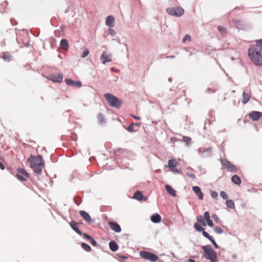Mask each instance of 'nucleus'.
I'll use <instances>...</instances> for the list:
<instances>
[{
    "label": "nucleus",
    "instance_id": "35",
    "mask_svg": "<svg viewBox=\"0 0 262 262\" xmlns=\"http://www.w3.org/2000/svg\"><path fill=\"white\" fill-rule=\"evenodd\" d=\"M214 230V231L217 234H221L223 232V230L219 227H215Z\"/></svg>",
    "mask_w": 262,
    "mask_h": 262
},
{
    "label": "nucleus",
    "instance_id": "53",
    "mask_svg": "<svg viewBox=\"0 0 262 262\" xmlns=\"http://www.w3.org/2000/svg\"><path fill=\"white\" fill-rule=\"evenodd\" d=\"M213 217L215 220H218V217L216 215H214Z\"/></svg>",
    "mask_w": 262,
    "mask_h": 262
},
{
    "label": "nucleus",
    "instance_id": "18",
    "mask_svg": "<svg viewBox=\"0 0 262 262\" xmlns=\"http://www.w3.org/2000/svg\"><path fill=\"white\" fill-rule=\"evenodd\" d=\"M251 98V92L250 91L248 92H244L243 93V100L242 102L243 104L247 103Z\"/></svg>",
    "mask_w": 262,
    "mask_h": 262
},
{
    "label": "nucleus",
    "instance_id": "4",
    "mask_svg": "<svg viewBox=\"0 0 262 262\" xmlns=\"http://www.w3.org/2000/svg\"><path fill=\"white\" fill-rule=\"evenodd\" d=\"M104 97L111 106L116 108L120 107L122 101L117 97L108 93L104 94Z\"/></svg>",
    "mask_w": 262,
    "mask_h": 262
},
{
    "label": "nucleus",
    "instance_id": "40",
    "mask_svg": "<svg viewBox=\"0 0 262 262\" xmlns=\"http://www.w3.org/2000/svg\"><path fill=\"white\" fill-rule=\"evenodd\" d=\"M186 175L191 178L192 179H194L195 178V176L194 174L192 173H186Z\"/></svg>",
    "mask_w": 262,
    "mask_h": 262
},
{
    "label": "nucleus",
    "instance_id": "13",
    "mask_svg": "<svg viewBox=\"0 0 262 262\" xmlns=\"http://www.w3.org/2000/svg\"><path fill=\"white\" fill-rule=\"evenodd\" d=\"M192 190L200 200L203 199L204 194L199 186H193Z\"/></svg>",
    "mask_w": 262,
    "mask_h": 262
},
{
    "label": "nucleus",
    "instance_id": "5",
    "mask_svg": "<svg viewBox=\"0 0 262 262\" xmlns=\"http://www.w3.org/2000/svg\"><path fill=\"white\" fill-rule=\"evenodd\" d=\"M140 255L142 258L152 262H155L158 259V257L157 255L150 252L142 251L140 252Z\"/></svg>",
    "mask_w": 262,
    "mask_h": 262
},
{
    "label": "nucleus",
    "instance_id": "22",
    "mask_svg": "<svg viewBox=\"0 0 262 262\" xmlns=\"http://www.w3.org/2000/svg\"><path fill=\"white\" fill-rule=\"evenodd\" d=\"M151 221L155 223H158L161 221V216L157 213L154 214L150 217Z\"/></svg>",
    "mask_w": 262,
    "mask_h": 262
},
{
    "label": "nucleus",
    "instance_id": "2",
    "mask_svg": "<svg viewBox=\"0 0 262 262\" xmlns=\"http://www.w3.org/2000/svg\"><path fill=\"white\" fill-rule=\"evenodd\" d=\"M27 161L30 163V166L35 173L37 174L41 173L42 170L44 167V163L41 156H33L31 155Z\"/></svg>",
    "mask_w": 262,
    "mask_h": 262
},
{
    "label": "nucleus",
    "instance_id": "54",
    "mask_svg": "<svg viewBox=\"0 0 262 262\" xmlns=\"http://www.w3.org/2000/svg\"><path fill=\"white\" fill-rule=\"evenodd\" d=\"M121 257L123 258V259H126L127 258V257L125 256H121Z\"/></svg>",
    "mask_w": 262,
    "mask_h": 262
},
{
    "label": "nucleus",
    "instance_id": "47",
    "mask_svg": "<svg viewBox=\"0 0 262 262\" xmlns=\"http://www.w3.org/2000/svg\"><path fill=\"white\" fill-rule=\"evenodd\" d=\"M256 43L262 47V39L256 40Z\"/></svg>",
    "mask_w": 262,
    "mask_h": 262
},
{
    "label": "nucleus",
    "instance_id": "20",
    "mask_svg": "<svg viewBox=\"0 0 262 262\" xmlns=\"http://www.w3.org/2000/svg\"><path fill=\"white\" fill-rule=\"evenodd\" d=\"M115 17L112 15L108 16L106 19V25L110 27L114 26Z\"/></svg>",
    "mask_w": 262,
    "mask_h": 262
},
{
    "label": "nucleus",
    "instance_id": "27",
    "mask_svg": "<svg viewBox=\"0 0 262 262\" xmlns=\"http://www.w3.org/2000/svg\"><path fill=\"white\" fill-rule=\"evenodd\" d=\"M2 58L5 61H9L11 60V56L9 52H5L3 54Z\"/></svg>",
    "mask_w": 262,
    "mask_h": 262
},
{
    "label": "nucleus",
    "instance_id": "8",
    "mask_svg": "<svg viewBox=\"0 0 262 262\" xmlns=\"http://www.w3.org/2000/svg\"><path fill=\"white\" fill-rule=\"evenodd\" d=\"M47 78L53 82L60 83L63 80V75L61 73L50 74Z\"/></svg>",
    "mask_w": 262,
    "mask_h": 262
},
{
    "label": "nucleus",
    "instance_id": "11",
    "mask_svg": "<svg viewBox=\"0 0 262 262\" xmlns=\"http://www.w3.org/2000/svg\"><path fill=\"white\" fill-rule=\"evenodd\" d=\"M133 199L139 201H146L147 200V197L144 196L142 193L139 190L135 192Z\"/></svg>",
    "mask_w": 262,
    "mask_h": 262
},
{
    "label": "nucleus",
    "instance_id": "29",
    "mask_svg": "<svg viewBox=\"0 0 262 262\" xmlns=\"http://www.w3.org/2000/svg\"><path fill=\"white\" fill-rule=\"evenodd\" d=\"M202 225H201L199 223H195L194 225V229L198 231H199V232H201L202 231H203L204 230V228H203L202 226H201Z\"/></svg>",
    "mask_w": 262,
    "mask_h": 262
},
{
    "label": "nucleus",
    "instance_id": "28",
    "mask_svg": "<svg viewBox=\"0 0 262 262\" xmlns=\"http://www.w3.org/2000/svg\"><path fill=\"white\" fill-rule=\"evenodd\" d=\"M197 221H198V222L196 223H199L201 225H202L203 226H204V227H205L206 226V224L204 220L203 219L202 216L199 215V216H198Z\"/></svg>",
    "mask_w": 262,
    "mask_h": 262
},
{
    "label": "nucleus",
    "instance_id": "46",
    "mask_svg": "<svg viewBox=\"0 0 262 262\" xmlns=\"http://www.w3.org/2000/svg\"><path fill=\"white\" fill-rule=\"evenodd\" d=\"M127 130L128 131L130 132H132L134 131V129H133V124H130L129 125L128 127H127Z\"/></svg>",
    "mask_w": 262,
    "mask_h": 262
},
{
    "label": "nucleus",
    "instance_id": "19",
    "mask_svg": "<svg viewBox=\"0 0 262 262\" xmlns=\"http://www.w3.org/2000/svg\"><path fill=\"white\" fill-rule=\"evenodd\" d=\"M70 225L71 227V228L78 234L80 235H82V232L78 229L77 225L78 223H76L75 222H71L70 223Z\"/></svg>",
    "mask_w": 262,
    "mask_h": 262
},
{
    "label": "nucleus",
    "instance_id": "36",
    "mask_svg": "<svg viewBox=\"0 0 262 262\" xmlns=\"http://www.w3.org/2000/svg\"><path fill=\"white\" fill-rule=\"evenodd\" d=\"M203 232V235L205 237H206L207 238H208L209 240V239H211V238H212V237L207 233L206 232V231H205L204 230L203 231H202Z\"/></svg>",
    "mask_w": 262,
    "mask_h": 262
},
{
    "label": "nucleus",
    "instance_id": "45",
    "mask_svg": "<svg viewBox=\"0 0 262 262\" xmlns=\"http://www.w3.org/2000/svg\"><path fill=\"white\" fill-rule=\"evenodd\" d=\"M82 235H83V236L86 238V239H88V240L90 241V239L92 238V237H91L90 235L86 234V233H83L82 234Z\"/></svg>",
    "mask_w": 262,
    "mask_h": 262
},
{
    "label": "nucleus",
    "instance_id": "51",
    "mask_svg": "<svg viewBox=\"0 0 262 262\" xmlns=\"http://www.w3.org/2000/svg\"><path fill=\"white\" fill-rule=\"evenodd\" d=\"M102 114H99L98 116V119L100 120L101 118H102Z\"/></svg>",
    "mask_w": 262,
    "mask_h": 262
},
{
    "label": "nucleus",
    "instance_id": "33",
    "mask_svg": "<svg viewBox=\"0 0 262 262\" xmlns=\"http://www.w3.org/2000/svg\"><path fill=\"white\" fill-rule=\"evenodd\" d=\"M191 41V36L189 35H186L182 40L183 43H185L186 41Z\"/></svg>",
    "mask_w": 262,
    "mask_h": 262
},
{
    "label": "nucleus",
    "instance_id": "38",
    "mask_svg": "<svg viewBox=\"0 0 262 262\" xmlns=\"http://www.w3.org/2000/svg\"><path fill=\"white\" fill-rule=\"evenodd\" d=\"M89 51L88 50H86L82 53V54L81 55V57L84 58L86 56H87L89 55Z\"/></svg>",
    "mask_w": 262,
    "mask_h": 262
},
{
    "label": "nucleus",
    "instance_id": "34",
    "mask_svg": "<svg viewBox=\"0 0 262 262\" xmlns=\"http://www.w3.org/2000/svg\"><path fill=\"white\" fill-rule=\"evenodd\" d=\"M220 195L224 200H227L228 198L227 194L223 191L220 192Z\"/></svg>",
    "mask_w": 262,
    "mask_h": 262
},
{
    "label": "nucleus",
    "instance_id": "52",
    "mask_svg": "<svg viewBox=\"0 0 262 262\" xmlns=\"http://www.w3.org/2000/svg\"><path fill=\"white\" fill-rule=\"evenodd\" d=\"M188 262H195V260L192 259H189Z\"/></svg>",
    "mask_w": 262,
    "mask_h": 262
},
{
    "label": "nucleus",
    "instance_id": "49",
    "mask_svg": "<svg viewBox=\"0 0 262 262\" xmlns=\"http://www.w3.org/2000/svg\"><path fill=\"white\" fill-rule=\"evenodd\" d=\"M131 116L134 118V119H135L136 120H140V117H138V116H136L134 115H131Z\"/></svg>",
    "mask_w": 262,
    "mask_h": 262
},
{
    "label": "nucleus",
    "instance_id": "25",
    "mask_svg": "<svg viewBox=\"0 0 262 262\" xmlns=\"http://www.w3.org/2000/svg\"><path fill=\"white\" fill-rule=\"evenodd\" d=\"M232 182L236 185H239L241 183V178L237 175H234L231 178Z\"/></svg>",
    "mask_w": 262,
    "mask_h": 262
},
{
    "label": "nucleus",
    "instance_id": "24",
    "mask_svg": "<svg viewBox=\"0 0 262 262\" xmlns=\"http://www.w3.org/2000/svg\"><path fill=\"white\" fill-rule=\"evenodd\" d=\"M109 246L111 250L113 251H116L118 249V246L115 241H111L109 243Z\"/></svg>",
    "mask_w": 262,
    "mask_h": 262
},
{
    "label": "nucleus",
    "instance_id": "12",
    "mask_svg": "<svg viewBox=\"0 0 262 262\" xmlns=\"http://www.w3.org/2000/svg\"><path fill=\"white\" fill-rule=\"evenodd\" d=\"M65 82L68 85L73 86L75 87L80 88L82 84L81 82L79 81H74L71 79H66Z\"/></svg>",
    "mask_w": 262,
    "mask_h": 262
},
{
    "label": "nucleus",
    "instance_id": "31",
    "mask_svg": "<svg viewBox=\"0 0 262 262\" xmlns=\"http://www.w3.org/2000/svg\"><path fill=\"white\" fill-rule=\"evenodd\" d=\"M183 141L186 143L187 145H189L191 142V139L189 137L183 136Z\"/></svg>",
    "mask_w": 262,
    "mask_h": 262
},
{
    "label": "nucleus",
    "instance_id": "15",
    "mask_svg": "<svg viewBox=\"0 0 262 262\" xmlns=\"http://www.w3.org/2000/svg\"><path fill=\"white\" fill-rule=\"evenodd\" d=\"M262 116L261 113L259 112L253 111L249 114L250 117L254 121L258 120Z\"/></svg>",
    "mask_w": 262,
    "mask_h": 262
},
{
    "label": "nucleus",
    "instance_id": "10",
    "mask_svg": "<svg viewBox=\"0 0 262 262\" xmlns=\"http://www.w3.org/2000/svg\"><path fill=\"white\" fill-rule=\"evenodd\" d=\"M108 225H109L111 229L115 232L117 233L121 232V228L117 223L113 221H110L108 223Z\"/></svg>",
    "mask_w": 262,
    "mask_h": 262
},
{
    "label": "nucleus",
    "instance_id": "48",
    "mask_svg": "<svg viewBox=\"0 0 262 262\" xmlns=\"http://www.w3.org/2000/svg\"><path fill=\"white\" fill-rule=\"evenodd\" d=\"M240 21H241L240 20H233V24H234L235 25H239V23H240Z\"/></svg>",
    "mask_w": 262,
    "mask_h": 262
},
{
    "label": "nucleus",
    "instance_id": "9",
    "mask_svg": "<svg viewBox=\"0 0 262 262\" xmlns=\"http://www.w3.org/2000/svg\"><path fill=\"white\" fill-rule=\"evenodd\" d=\"M221 162L222 164L230 171L236 172L237 170V167L235 165L231 164L225 159H222Z\"/></svg>",
    "mask_w": 262,
    "mask_h": 262
},
{
    "label": "nucleus",
    "instance_id": "21",
    "mask_svg": "<svg viewBox=\"0 0 262 262\" xmlns=\"http://www.w3.org/2000/svg\"><path fill=\"white\" fill-rule=\"evenodd\" d=\"M165 189L166 190L167 192L171 196H176V191L175 190L173 189V188L169 185H166L165 186Z\"/></svg>",
    "mask_w": 262,
    "mask_h": 262
},
{
    "label": "nucleus",
    "instance_id": "44",
    "mask_svg": "<svg viewBox=\"0 0 262 262\" xmlns=\"http://www.w3.org/2000/svg\"><path fill=\"white\" fill-rule=\"evenodd\" d=\"M207 225L210 227H213V223L212 222V221L210 219L206 221Z\"/></svg>",
    "mask_w": 262,
    "mask_h": 262
},
{
    "label": "nucleus",
    "instance_id": "3",
    "mask_svg": "<svg viewBox=\"0 0 262 262\" xmlns=\"http://www.w3.org/2000/svg\"><path fill=\"white\" fill-rule=\"evenodd\" d=\"M205 254L204 257L210 260V262H217V255L216 252L210 245H206L202 247Z\"/></svg>",
    "mask_w": 262,
    "mask_h": 262
},
{
    "label": "nucleus",
    "instance_id": "26",
    "mask_svg": "<svg viewBox=\"0 0 262 262\" xmlns=\"http://www.w3.org/2000/svg\"><path fill=\"white\" fill-rule=\"evenodd\" d=\"M227 206L230 209H234L235 205L233 201L231 200H227L226 202Z\"/></svg>",
    "mask_w": 262,
    "mask_h": 262
},
{
    "label": "nucleus",
    "instance_id": "23",
    "mask_svg": "<svg viewBox=\"0 0 262 262\" xmlns=\"http://www.w3.org/2000/svg\"><path fill=\"white\" fill-rule=\"evenodd\" d=\"M60 48L64 50H67L69 48V43L67 39H62L60 43Z\"/></svg>",
    "mask_w": 262,
    "mask_h": 262
},
{
    "label": "nucleus",
    "instance_id": "17",
    "mask_svg": "<svg viewBox=\"0 0 262 262\" xmlns=\"http://www.w3.org/2000/svg\"><path fill=\"white\" fill-rule=\"evenodd\" d=\"M79 214L83 218L86 222L88 223H91L93 222V220H92L90 215L84 211H80L79 212Z\"/></svg>",
    "mask_w": 262,
    "mask_h": 262
},
{
    "label": "nucleus",
    "instance_id": "14",
    "mask_svg": "<svg viewBox=\"0 0 262 262\" xmlns=\"http://www.w3.org/2000/svg\"><path fill=\"white\" fill-rule=\"evenodd\" d=\"M101 59L102 63L103 64H105L106 62H111L112 61L111 55L105 52H104L102 54Z\"/></svg>",
    "mask_w": 262,
    "mask_h": 262
},
{
    "label": "nucleus",
    "instance_id": "41",
    "mask_svg": "<svg viewBox=\"0 0 262 262\" xmlns=\"http://www.w3.org/2000/svg\"><path fill=\"white\" fill-rule=\"evenodd\" d=\"M90 242L93 246H96L97 245L96 242L93 239V237L90 239Z\"/></svg>",
    "mask_w": 262,
    "mask_h": 262
},
{
    "label": "nucleus",
    "instance_id": "1",
    "mask_svg": "<svg viewBox=\"0 0 262 262\" xmlns=\"http://www.w3.org/2000/svg\"><path fill=\"white\" fill-rule=\"evenodd\" d=\"M248 55L252 62L258 66H262V47L259 45L251 47L248 50Z\"/></svg>",
    "mask_w": 262,
    "mask_h": 262
},
{
    "label": "nucleus",
    "instance_id": "6",
    "mask_svg": "<svg viewBox=\"0 0 262 262\" xmlns=\"http://www.w3.org/2000/svg\"><path fill=\"white\" fill-rule=\"evenodd\" d=\"M166 11L169 15L177 17H180L184 13V10L181 7L169 8Z\"/></svg>",
    "mask_w": 262,
    "mask_h": 262
},
{
    "label": "nucleus",
    "instance_id": "7",
    "mask_svg": "<svg viewBox=\"0 0 262 262\" xmlns=\"http://www.w3.org/2000/svg\"><path fill=\"white\" fill-rule=\"evenodd\" d=\"M18 173L16 177L21 181H26L29 178V174L24 169L18 168L17 169Z\"/></svg>",
    "mask_w": 262,
    "mask_h": 262
},
{
    "label": "nucleus",
    "instance_id": "39",
    "mask_svg": "<svg viewBox=\"0 0 262 262\" xmlns=\"http://www.w3.org/2000/svg\"><path fill=\"white\" fill-rule=\"evenodd\" d=\"M211 196L215 199L218 196V193L216 191H212L211 192Z\"/></svg>",
    "mask_w": 262,
    "mask_h": 262
},
{
    "label": "nucleus",
    "instance_id": "32",
    "mask_svg": "<svg viewBox=\"0 0 262 262\" xmlns=\"http://www.w3.org/2000/svg\"><path fill=\"white\" fill-rule=\"evenodd\" d=\"M217 30H219V31L223 35H226V29L222 27V26H219L217 27Z\"/></svg>",
    "mask_w": 262,
    "mask_h": 262
},
{
    "label": "nucleus",
    "instance_id": "37",
    "mask_svg": "<svg viewBox=\"0 0 262 262\" xmlns=\"http://www.w3.org/2000/svg\"><path fill=\"white\" fill-rule=\"evenodd\" d=\"M204 219L206 220V221L210 219V214L208 211L205 212L204 213Z\"/></svg>",
    "mask_w": 262,
    "mask_h": 262
},
{
    "label": "nucleus",
    "instance_id": "50",
    "mask_svg": "<svg viewBox=\"0 0 262 262\" xmlns=\"http://www.w3.org/2000/svg\"><path fill=\"white\" fill-rule=\"evenodd\" d=\"M0 168L2 170H4L5 169L4 165L0 162Z\"/></svg>",
    "mask_w": 262,
    "mask_h": 262
},
{
    "label": "nucleus",
    "instance_id": "42",
    "mask_svg": "<svg viewBox=\"0 0 262 262\" xmlns=\"http://www.w3.org/2000/svg\"><path fill=\"white\" fill-rule=\"evenodd\" d=\"M210 241V242L213 244V245L214 246V247L216 248H218V245H217V244L216 243V242H215V241L212 238V237L211 238V239H209Z\"/></svg>",
    "mask_w": 262,
    "mask_h": 262
},
{
    "label": "nucleus",
    "instance_id": "55",
    "mask_svg": "<svg viewBox=\"0 0 262 262\" xmlns=\"http://www.w3.org/2000/svg\"><path fill=\"white\" fill-rule=\"evenodd\" d=\"M75 202H76V203L77 204V205H79V203H77V202H76V201H75Z\"/></svg>",
    "mask_w": 262,
    "mask_h": 262
},
{
    "label": "nucleus",
    "instance_id": "43",
    "mask_svg": "<svg viewBox=\"0 0 262 262\" xmlns=\"http://www.w3.org/2000/svg\"><path fill=\"white\" fill-rule=\"evenodd\" d=\"M108 32H109V33L112 35V36H114L115 34H116V32L115 31L112 29H110L108 30Z\"/></svg>",
    "mask_w": 262,
    "mask_h": 262
},
{
    "label": "nucleus",
    "instance_id": "16",
    "mask_svg": "<svg viewBox=\"0 0 262 262\" xmlns=\"http://www.w3.org/2000/svg\"><path fill=\"white\" fill-rule=\"evenodd\" d=\"M178 163L174 159H170L168 161V167L174 172H177V170L175 168L177 166Z\"/></svg>",
    "mask_w": 262,
    "mask_h": 262
},
{
    "label": "nucleus",
    "instance_id": "30",
    "mask_svg": "<svg viewBox=\"0 0 262 262\" xmlns=\"http://www.w3.org/2000/svg\"><path fill=\"white\" fill-rule=\"evenodd\" d=\"M81 247L86 251L89 252L91 250V247L85 243H82Z\"/></svg>",
    "mask_w": 262,
    "mask_h": 262
}]
</instances>
